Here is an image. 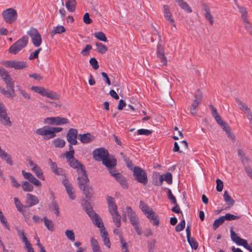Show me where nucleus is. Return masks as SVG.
Returning a JSON list of instances; mask_svg holds the SVG:
<instances>
[{"instance_id": "obj_29", "label": "nucleus", "mask_w": 252, "mask_h": 252, "mask_svg": "<svg viewBox=\"0 0 252 252\" xmlns=\"http://www.w3.org/2000/svg\"><path fill=\"white\" fill-rule=\"evenodd\" d=\"M235 101L241 110L245 111L247 113L251 111L250 109L248 107L246 104L241 101L238 97L235 98Z\"/></svg>"}, {"instance_id": "obj_23", "label": "nucleus", "mask_w": 252, "mask_h": 252, "mask_svg": "<svg viewBox=\"0 0 252 252\" xmlns=\"http://www.w3.org/2000/svg\"><path fill=\"white\" fill-rule=\"evenodd\" d=\"M85 194L86 197L89 200H91V198L94 195V191L92 186L88 185L81 189Z\"/></svg>"}, {"instance_id": "obj_13", "label": "nucleus", "mask_w": 252, "mask_h": 252, "mask_svg": "<svg viewBox=\"0 0 252 252\" xmlns=\"http://www.w3.org/2000/svg\"><path fill=\"white\" fill-rule=\"evenodd\" d=\"M156 53L158 58L159 59L160 62L163 65H166L167 59L164 55V49L163 46L158 43L157 45Z\"/></svg>"}, {"instance_id": "obj_51", "label": "nucleus", "mask_w": 252, "mask_h": 252, "mask_svg": "<svg viewBox=\"0 0 252 252\" xmlns=\"http://www.w3.org/2000/svg\"><path fill=\"white\" fill-rule=\"evenodd\" d=\"M187 241L192 249H193L194 250L197 249L198 247V244L195 240L194 238H191V237H190L189 238V240L187 239Z\"/></svg>"}, {"instance_id": "obj_44", "label": "nucleus", "mask_w": 252, "mask_h": 252, "mask_svg": "<svg viewBox=\"0 0 252 252\" xmlns=\"http://www.w3.org/2000/svg\"><path fill=\"white\" fill-rule=\"evenodd\" d=\"M22 188L25 191H32L33 189V186L28 181L23 182Z\"/></svg>"}, {"instance_id": "obj_46", "label": "nucleus", "mask_w": 252, "mask_h": 252, "mask_svg": "<svg viewBox=\"0 0 252 252\" xmlns=\"http://www.w3.org/2000/svg\"><path fill=\"white\" fill-rule=\"evenodd\" d=\"M94 36L97 39L103 42H106L107 41V38L105 34L102 32H95L94 33Z\"/></svg>"}, {"instance_id": "obj_45", "label": "nucleus", "mask_w": 252, "mask_h": 252, "mask_svg": "<svg viewBox=\"0 0 252 252\" xmlns=\"http://www.w3.org/2000/svg\"><path fill=\"white\" fill-rule=\"evenodd\" d=\"M225 221L223 216L220 217L219 219L215 220L213 224V227L214 230H216L220 225H221Z\"/></svg>"}, {"instance_id": "obj_33", "label": "nucleus", "mask_w": 252, "mask_h": 252, "mask_svg": "<svg viewBox=\"0 0 252 252\" xmlns=\"http://www.w3.org/2000/svg\"><path fill=\"white\" fill-rule=\"evenodd\" d=\"M32 171L34 172L37 177L41 180H44V176L41 169L38 165H34L32 168Z\"/></svg>"}, {"instance_id": "obj_36", "label": "nucleus", "mask_w": 252, "mask_h": 252, "mask_svg": "<svg viewBox=\"0 0 252 252\" xmlns=\"http://www.w3.org/2000/svg\"><path fill=\"white\" fill-rule=\"evenodd\" d=\"M14 228L16 230L17 235H18L19 237L22 240L23 243H25L28 241L23 230L19 229L18 226H15Z\"/></svg>"}, {"instance_id": "obj_64", "label": "nucleus", "mask_w": 252, "mask_h": 252, "mask_svg": "<svg viewBox=\"0 0 252 252\" xmlns=\"http://www.w3.org/2000/svg\"><path fill=\"white\" fill-rule=\"evenodd\" d=\"M194 99H196L198 101H202L203 98L202 93L199 89L195 91L194 93Z\"/></svg>"}, {"instance_id": "obj_25", "label": "nucleus", "mask_w": 252, "mask_h": 252, "mask_svg": "<svg viewBox=\"0 0 252 252\" xmlns=\"http://www.w3.org/2000/svg\"><path fill=\"white\" fill-rule=\"evenodd\" d=\"M82 206L83 209L85 211L89 216H91V215L94 212L90 203L87 200L84 201V203L82 204Z\"/></svg>"}, {"instance_id": "obj_55", "label": "nucleus", "mask_w": 252, "mask_h": 252, "mask_svg": "<svg viewBox=\"0 0 252 252\" xmlns=\"http://www.w3.org/2000/svg\"><path fill=\"white\" fill-rule=\"evenodd\" d=\"M67 238L71 241H75V235L72 230H66L65 232Z\"/></svg>"}, {"instance_id": "obj_49", "label": "nucleus", "mask_w": 252, "mask_h": 252, "mask_svg": "<svg viewBox=\"0 0 252 252\" xmlns=\"http://www.w3.org/2000/svg\"><path fill=\"white\" fill-rule=\"evenodd\" d=\"M201 101H198L196 99H194L193 102L191 105V107L190 108V113L193 115L196 114L195 111V109L198 106V105L201 103Z\"/></svg>"}, {"instance_id": "obj_61", "label": "nucleus", "mask_w": 252, "mask_h": 252, "mask_svg": "<svg viewBox=\"0 0 252 252\" xmlns=\"http://www.w3.org/2000/svg\"><path fill=\"white\" fill-rule=\"evenodd\" d=\"M216 183H217V186H216L217 190L219 192H221L223 188V182L221 180H220L219 179H217L216 180Z\"/></svg>"}, {"instance_id": "obj_21", "label": "nucleus", "mask_w": 252, "mask_h": 252, "mask_svg": "<svg viewBox=\"0 0 252 252\" xmlns=\"http://www.w3.org/2000/svg\"><path fill=\"white\" fill-rule=\"evenodd\" d=\"M78 136L80 138L81 142L84 144L89 143L94 139V136L92 135L90 133L79 134Z\"/></svg>"}, {"instance_id": "obj_39", "label": "nucleus", "mask_w": 252, "mask_h": 252, "mask_svg": "<svg viewBox=\"0 0 252 252\" xmlns=\"http://www.w3.org/2000/svg\"><path fill=\"white\" fill-rule=\"evenodd\" d=\"M113 219V221L115 225L117 227H120L121 226V216L118 212L111 215Z\"/></svg>"}, {"instance_id": "obj_42", "label": "nucleus", "mask_w": 252, "mask_h": 252, "mask_svg": "<svg viewBox=\"0 0 252 252\" xmlns=\"http://www.w3.org/2000/svg\"><path fill=\"white\" fill-rule=\"evenodd\" d=\"M52 99L58 100L60 99V95L56 93L53 92H47L46 91L44 96Z\"/></svg>"}, {"instance_id": "obj_59", "label": "nucleus", "mask_w": 252, "mask_h": 252, "mask_svg": "<svg viewBox=\"0 0 252 252\" xmlns=\"http://www.w3.org/2000/svg\"><path fill=\"white\" fill-rule=\"evenodd\" d=\"M156 241L155 239H153L148 242V249L150 252H153L155 248V243Z\"/></svg>"}, {"instance_id": "obj_2", "label": "nucleus", "mask_w": 252, "mask_h": 252, "mask_svg": "<svg viewBox=\"0 0 252 252\" xmlns=\"http://www.w3.org/2000/svg\"><path fill=\"white\" fill-rule=\"evenodd\" d=\"M28 41V37L27 36H23L11 46L8 50L9 53L13 55L17 54L27 46Z\"/></svg>"}, {"instance_id": "obj_11", "label": "nucleus", "mask_w": 252, "mask_h": 252, "mask_svg": "<svg viewBox=\"0 0 252 252\" xmlns=\"http://www.w3.org/2000/svg\"><path fill=\"white\" fill-rule=\"evenodd\" d=\"M77 130L75 128H71L68 131L66 135V139L67 141L71 144H73V145L77 144Z\"/></svg>"}, {"instance_id": "obj_50", "label": "nucleus", "mask_w": 252, "mask_h": 252, "mask_svg": "<svg viewBox=\"0 0 252 252\" xmlns=\"http://www.w3.org/2000/svg\"><path fill=\"white\" fill-rule=\"evenodd\" d=\"M230 235L232 240L236 244H237V243H238L241 239V238L233 230V229L230 230Z\"/></svg>"}, {"instance_id": "obj_52", "label": "nucleus", "mask_w": 252, "mask_h": 252, "mask_svg": "<svg viewBox=\"0 0 252 252\" xmlns=\"http://www.w3.org/2000/svg\"><path fill=\"white\" fill-rule=\"evenodd\" d=\"M67 188L66 189V191L69 196V197L71 200L75 199L76 196L74 193V191H73V188L72 186H71L70 187H67Z\"/></svg>"}, {"instance_id": "obj_7", "label": "nucleus", "mask_w": 252, "mask_h": 252, "mask_svg": "<svg viewBox=\"0 0 252 252\" xmlns=\"http://www.w3.org/2000/svg\"><path fill=\"white\" fill-rule=\"evenodd\" d=\"M133 176L139 183L146 185L148 183L146 173L140 167L135 166L133 170Z\"/></svg>"}, {"instance_id": "obj_31", "label": "nucleus", "mask_w": 252, "mask_h": 252, "mask_svg": "<svg viewBox=\"0 0 252 252\" xmlns=\"http://www.w3.org/2000/svg\"><path fill=\"white\" fill-rule=\"evenodd\" d=\"M115 179L121 185L124 189H127L128 188V185L126 180L121 174H120Z\"/></svg>"}, {"instance_id": "obj_6", "label": "nucleus", "mask_w": 252, "mask_h": 252, "mask_svg": "<svg viewBox=\"0 0 252 252\" xmlns=\"http://www.w3.org/2000/svg\"><path fill=\"white\" fill-rule=\"evenodd\" d=\"M28 34L31 38L32 42L35 47H39L42 43V38L38 30L31 27L27 32Z\"/></svg>"}, {"instance_id": "obj_58", "label": "nucleus", "mask_w": 252, "mask_h": 252, "mask_svg": "<svg viewBox=\"0 0 252 252\" xmlns=\"http://www.w3.org/2000/svg\"><path fill=\"white\" fill-rule=\"evenodd\" d=\"M185 220H183L179 224L175 227V230L177 232H180L183 230L185 227Z\"/></svg>"}, {"instance_id": "obj_30", "label": "nucleus", "mask_w": 252, "mask_h": 252, "mask_svg": "<svg viewBox=\"0 0 252 252\" xmlns=\"http://www.w3.org/2000/svg\"><path fill=\"white\" fill-rule=\"evenodd\" d=\"M76 5V1L75 0H67L65 3L66 9L70 12H72L75 11Z\"/></svg>"}, {"instance_id": "obj_8", "label": "nucleus", "mask_w": 252, "mask_h": 252, "mask_svg": "<svg viewBox=\"0 0 252 252\" xmlns=\"http://www.w3.org/2000/svg\"><path fill=\"white\" fill-rule=\"evenodd\" d=\"M93 156L95 160L102 162L107 157L109 156V154L108 150L104 148H99L93 151Z\"/></svg>"}, {"instance_id": "obj_17", "label": "nucleus", "mask_w": 252, "mask_h": 252, "mask_svg": "<svg viewBox=\"0 0 252 252\" xmlns=\"http://www.w3.org/2000/svg\"><path fill=\"white\" fill-rule=\"evenodd\" d=\"M146 216L153 225L157 226L159 225V219L158 217L156 214L155 212L153 210H150V212L146 215Z\"/></svg>"}, {"instance_id": "obj_3", "label": "nucleus", "mask_w": 252, "mask_h": 252, "mask_svg": "<svg viewBox=\"0 0 252 252\" xmlns=\"http://www.w3.org/2000/svg\"><path fill=\"white\" fill-rule=\"evenodd\" d=\"M77 173L78 175L77 178V185L81 189L89 185L88 184L90 180L88 177L85 166H82L81 168L78 169Z\"/></svg>"}, {"instance_id": "obj_47", "label": "nucleus", "mask_w": 252, "mask_h": 252, "mask_svg": "<svg viewBox=\"0 0 252 252\" xmlns=\"http://www.w3.org/2000/svg\"><path fill=\"white\" fill-rule=\"evenodd\" d=\"M31 90L39 94L42 96H44L45 93L46 91L44 88L38 86H32L31 87Z\"/></svg>"}, {"instance_id": "obj_40", "label": "nucleus", "mask_w": 252, "mask_h": 252, "mask_svg": "<svg viewBox=\"0 0 252 252\" xmlns=\"http://www.w3.org/2000/svg\"><path fill=\"white\" fill-rule=\"evenodd\" d=\"M139 207L145 216L150 212V210H153L142 201L140 202Z\"/></svg>"}, {"instance_id": "obj_12", "label": "nucleus", "mask_w": 252, "mask_h": 252, "mask_svg": "<svg viewBox=\"0 0 252 252\" xmlns=\"http://www.w3.org/2000/svg\"><path fill=\"white\" fill-rule=\"evenodd\" d=\"M201 6L202 10L204 11V16L205 18L209 21L211 25H213L214 22L213 17L211 14V9L210 6L205 2H202L201 3Z\"/></svg>"}, {"instance_id": "obj_26", "label": "nucleus", "mask_w": 252, "mask_h": 252, "mask_svg": "<svg viewBox=\"0 0 252 252\" xmlns=\"http://www.w3.org/2000/svg\"><path fill=\"white\" fill-rule=\"evenodd\" d=\"M101 235L103 239L104 245L109 248L110 247L111 244L108 237V234L105 229L101 230Z\"/></svg>"}, {"instance_id": "obj_48", "label": "nucleus", "mask_w": 252, "mask_h": 252, "mask_svg": "<svg viewBox=\"0 0 252 252\" xmlns=\"http://www.w3.org/2000/svg\"><path fill=\"white\" fill-rule=\"evenodd\" d=\"M14 203L15 204L16 207L17 209V210L20 211V212H23V208H27V206L26 205H23L22 204L18 199V198L15 197L14 198Z\"/></svg>"}, {"instance_id": "obj_1", "label": "nucleus", "mask_w": 252, "mask_h": 252, "mask_svg": "<svg viewBox=\"0 0 252 252\" xmlns=\"http://www.w3.org/2000/svg\"><path fill=\"white\" fill-rule=\"evenodd\" d=\"M0 76L4 81L7 89L6 90L4 88L0 86V92L6 97H14L15 96L14 89V82L7 70L2 67H0Z\"/></svg>"}, {"instance_id": "obj_19", "label": "nucleus", "mask_w": 252, "mask_h": 252, "mask_svg": "<svg viewBox=\"0 0 252 252\" xmlns=\"http://www.w3.org/2000/svg\"><path fill=\"white\" fill-rule=\"evenodd\" d=\"M126 213L132 225H134L136 223H139V220L137 216L135 213L133 211L130 207L127 206L126 207Z\"/></svg>"}, {"instance_id": "obj_24", "label": "nucleus", "mask_w": 252, "mask_h": 252, "mask_svg": "<svg viewBox=\"0 0 252 252\" xmlns=\"http://www.w3.org/2000/svg\"><path fill=\"white\" fill-rule=\"evenodd\" d=\"M179 6L188 13L192 12V10L189 5L184 0H175Z\"/></svg>"}, {"instance_id": "obj_38", "label": "nucleus", "mask_w": 252, "mask_h": 252, "mask_svg": "<svg viewBox=\"0 0 252 252\" xmlns=\"http://www.w3.org/2000/svg\"><path fill=\"white\" fill-rule=\"evenodd\" d=\"M242 23L245 30L250 34L252 35V24L249 19L242 21Z\"/></svg>"}, {"instance_id": "obj_56", "label": "nucleus", "mask_w": 252, "mask_h": 252, "mask_svg": "<svg viewBox=\"0 0 252 252\" xmlns=\"http://www.w3.org/2000/svg\"><path fill=\"white\" fill-rule=\"evenodd\" d=\"M92 49V46L91 44H87L85 48L83 49L81 52V54L83 56H87L90 54V51Z\"/></svg>"}, {"instance_id": "obj_53", "label": "nucleus", "mask_w": 252, "mask_h": 252, "mask_svg": "<svg viewBox=\"0 0 252 252\" xmlns=\"http://www.w3.org/2000/svg\"><path fill=\"white\" fill-rule=\"evenodd\" d=\"M223 217L225 220H232L240 218V216H235L229 213L226 214L225 216H223Z\"/></svg>"}, {"instance_id": "obj_34", "label": "nucleus", "mask_w": 252, "mask_h": 252, "mask_svg": "<svg viewBox=\"0 0 252 252\" xmlns=\"http://www.w3.org/2000/svg\"><path fill=\"white\" fill-rule=\"evenodd\" d=\"M65 32V29L63 26H57L53 28L51 32V36H53L56 34H61Z\"/></svg>"}, {"instance_id": "obj_60", "label": "nucleus", "mask_w": 252, "mask_h": 252, "mask_svg": "<svg viewBox=\"0 0 252 252\" xmlns=\"http://www.w3.org/2000/svg\"><path fill=\"white\" fill-rule=\"evenodd\" d=\"M167 190H168L167 195H168V199L170 200V201L171 202V203L172 204H176V203H177L176 199L175 197L173 195L171 189H168Z\"/></svg>"}, {"instance_id": "obj_37", "label": "nucleus", "mask_w": 252, "mask_h": 252, "mask_svg": "<svg viewBox=\"0 0 252 252\" xmlns=\"http://www.w3.org/2000/svg\"><path fill=\"white\" fill-rule=\"evenodd\" d=\"M52 142L54 146L58 148H63L65 144V141L59 138L54 139Z\"/></svg>"}, {"instance_id": "obj_20", "label": "nucleus", "mask_w": 252, "mask_h": 252, "mask_svg": "<svg viewBox=\"0 0 252 252\" xmlns=\"http://www.w3.org/2000/svg\"><path fill=\"white\" fill-rule=\"evenodd\" d=\"M102 164L107 168L115 167L117 165V160L114 157H107L104 160H102Z\"/></svg>"}, {"instance_id": "obj_10", "label": "nucleus", "mask_w": 252, "mask_h": 252, "mask_svg": "<svg viewBox=\"0 0 252 252\" xmlns=\"http://www.w3.org/2000/svg\"><path fill=\"white\" fill-rule=\"evenodd\" d=\"M36 133L37 134L45 136V138L46 139H49L56 136V134H54L52 127L48 126H45L37 129L36 130Z\"/></svg>"}, {"instance_id": "obj_27", "label": "nucleus", "mask_w": 252, "mask_h": 252, "mask_svg": "<svg viewBox=\"0 0 252 252\" xmlns=\"http://www.w3.org/2000/svg\"><path fill=\"white\" fill-rule=\"evenodd\" d=\"M0 157L3 160H5L7 163L12 165L13 164V161L12 160L11 156L5 152L4 150L1 151Z\"/></svg>"}, {"instance_id": "obj_41", "label": "nucleus", "mask_w": 252, "mask_h": 252, "mask_svg": "<svg viewBox=\"0 0 252 252\" xmlns=\"http://www.w3.org/2000/svg\"><path fill=\"white\" fill-rule=\"evenodd\" d=\"M237 7L239 10V12L241 14V18L242 21L248 19V13L247 11L246 8L243 6H241L239 5H237Z\"/></svg>"}, {"instance_id": "obj_9", "label": "nucleus", "mask_w": 252, "mask_h": 252, "mask_svg": "<svg viewBox=\"0 0 252 252\" xmlns=\"http://www.w3.org/2000/svg\"><path fill=\"white\" fill-rule=\"evenodd\" d=\"M44 122L49 125L60 126L68 124L69 121L65 118L55 117L46 118L44 119Z\"/></svg>"}, {"instance_id": "obj_4", "label": "nucleus", "mask_w": 252, "mask_h": 252, "mask_svg": "<svg viewBox=\"0 0 252 252\" xmlns=\"http://www.w3.org/2000/svg\"><path fill=\"white\" fill-rule=\"evenodd\" d=\"M1 15L4 21L8 24L14 23L18 18L17 11L12 8H9L3 10Z\"/></svg>"}, {"instance_id": "obj_63", "label": "nucleus", "mask_w": 252, "mask_h": 252, "mask_svg": "<svg viewBox=\"0 0 252 252\" xmlns=\"http://www.w3.org/2000/svg\"><path fill=\"white\" fill-rule=\"evenodd\" d=\"M215 120L217 122L218 124L221 127L225 126L227 125L226 123L223 121L221 118L220 116H217L216 118H215Z\"/></svg>"}, {"instance_id": "obj_5", "label": "nucleus", "mask_w": 252, "mask_h": 252, "mask_svg": "<svg viewBox=\"0 0 252 252\" xmlns=\"http://www.w3.org/2000/svg\"><path fill=\"white\" fill-rule=\"evenodd\" d=\"M0 64L6 67L14 68L15 69H22L27 67V63L20 61H3Z\"/></svg>"}, {"instance_id": "obj_43", "label": "nucleus", "mask_w": 252, "mask_h": 252, "mask_svg": "<svg viewBox=\"0 0 252 252\" xmlns=\"http://www.w3.org/2000/svg\"><path fill=\"white\" fill-rule=\"evenodd\" d=\"M95 45L97 48L98 52L102 54L105 53L108 50V48L106 46L101 43L96 42Z\"/></svg>"}, {"instance_id": "obj_16", "label": "nucleus", "mask_w": 252, "mask_h": 252, "mask_svg": "<svg viewBox=\"0 0 252 252\" xmlns=\"http://www.w3.org/2000/svg\"><path fill=\"white\" fill-rule=\"evenodd\" d=\"M163 181H165L168 184H171L172 183V175L171 173L167 172L161 175L159 178V182L156 183L155 185L156 186H161Z\"/></svg>"}, {"instance_id": "obj_22", "label": "nucleus", "mask_w": 252, "mask_h": 252, "mask_svg": "<svg viewBox=\"0 0 252 252\" xmlns=\"http://www.w3.org/2000/svg\"><path fill=\"white\" fill-rule=\"evenodd\" d=\"M0 122L4 126H10L12 125L10 118L6 112L0 115Z\"/></svg>"}, {"instance_id": "obj_57", "label": "nucleus", "mask_w": 252, "mask_h": 252, "mask_svg": "<svg viewBox=\"0 0 252 252\" xmlns=\"http://www.w3.org/2000/svg\"><path fill=\"white\" fill-rule=\"evenodd\" d=\"M89 63L94 69L96 70L99 68L98 62L95 58H92L90 60Z\"/></svg>"}, {"instance_id": "obj_32", "label": "nucleus", "mask_w": 252, "mask_h": 252, "mask_svg": "<svg viewBox=\"0 0 252 252\" xmlns=\"http://www.w3.org/2000/svg\"><path fill=\"white\" fill-rule=\"evenodd\" d=\"M223 198L224 201L229 206H232L234 205L235 202V200L231 197V196L229 195L228 191L226 190H225L224 192Z\"/></svg>"}, {"instance_id": "obj_18", "label": "nucleus", "mask_w": 252, "mask_h": 252, "mask_svg": "<svg viewBox=\"0 0 252 252\" xmlns=\"http://www.w3.org/2000/svg\"><path fill=\"white\" fill-rule=\"evenodd\" d=\"M163 13L164 17L169 21L170 24L173 27H175L174 20L171 17V13L170 12L169 6L167 5H163Z\"/></svg>"}, {"instance_id": "obj_28", "label": "nucleus", "mask_w": 252, "mask_h": 252, "mask_svg": "<svg viewBox=\"0 0 252 252\" xmlns=\"http://www.w3.org/2000/svg\"><path fill=\"white\" fill-rule=\"evenodd\" d=\"M68 164L72 168L76 169L77 170L82 168V166H85L83 164H81V162L76 158H74L68 161Z\"/></svg>"}, {"instance_id": "obj_35", "label": "nucleus", "mask_w": 252, "mask_h": 252, "mask_svg": "<svg viewBox=\"0 0 252 252\" xmlns=\"http://www.w3.org/2000/svg\"><path fill=\"white\" fill-rule=\"evenodd\" d=\"M43 220L47 228L50 231H54L55 230V227L53 222L51 220L48 219L46 217L43 218Z\"/></svg>"}, {"instance_id": "obj_15", "label": "nucleus", "mask_w": 252, "mask_h": 252, "mask_svg": "<svg viewBox=\"0 0 252 252\" xmlns=\"http://www.w3.org/2000/svg\"><path fill=\"white\" fill-rule=\"evenodd\" d=\"M26 203L27 207H30L34 206L38 203L39 200L38 198L30 193H27L26 195Z\"/></svg>"}, {"instance_id": "obj_14", "label": "nucleus", "mask_w": 252, "mask_h": 252, "mask_svg": "<svg viewBox=\"0 0 252 252\" xmlns=\"http://www.w3.org/2000/svg\"><path fill=\"white\" fill-rule=\"evenodd\" d=\"M93 221V223L97 227L100 228V229H104L105 227L101 219L99 217V215L96 213L94 212L91 216H89Z\"/></svg>"}, {"instance_id": "obj_62", "label": "nucleus", "mask_w": 252, "mask_h": 252, "mask_svg": "<svg viewBox=\"0 0 252 252\" xmlns=\"http://www.w3.org/2000/svg\"><path fill=\"white\" fill-rule=\"evenodd\" d=\"M152 133V131L146 129H140L137 130L138 135H149Z\"/></svg>"}, {"instance_id": "obj_54", "label": "nucleus", "mask_w": 252, "mask_h": 252, "mask_svg": "<svg viewBox=\"0 0 252 252\" xmlns=\"http://www.w3.org/2000/svg\"><path fill=\"white\" fill-rule=\"evenodd\" d=\"M41 50V48H39L35 50L34 52L31 53L30 55L29 59L30 60H33L34 59H37L38 57L39 53Z\"/></svg>"}]
</instances>
